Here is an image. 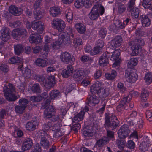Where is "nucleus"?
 <instances>
[{
	"label": "nucleus",
	"instance_id": "obj_1",
	"mask_svg": "<svg viewBox=\"0 0 152 152\" xmlns=\"http://www.w3.org/2000/svg\"><path fill=\"white\" fill-rule=\"evenodd\" d=\"M53 35L52 39L53 42L50 44V48L53 50H57L61 49L70 40L69 35L66 32L60 33L58 39L55 38L57 36L56 34H53Z\"/></svg>",
	"mask_w": 152,
	"mask_h": 152
},
{
	"label": "nucleus",
	"instance_id": "obj_2",
	"mask_svg": "<svg viewBox=\"0 0 152 152\" xmlns=\"http://www.w3.org/2000/svg\"><path fill=\"white\" fill-rule=\"evenodd\" d=\"M90 90L92 93L94 94L97 93L99 96L102 98L107 96L109 94L108 89L104 88L103 85L98 81L91 86Z\"/></svg>",
	"mask_w": 152,
	"mask_h": 152
},
{
	"label": "nucleus",
	"instance_id": "obj_3",
	"mask_svg": "<svg viewBox=\"0 0 152 152\" xmlns=\"http://www.w3.org/2000/svg\"><path fill=\"white\" fill-rule=\"evenodd\" d=\"M104 11V8L101 4H96L92 8L89 14V17L92 20H95L98 18L99 15H103Z\"/></svg>",
	"mask_w": 152,
	"mask_h": 152
},
{
	"label": "nucleus",
	"instance_id": "obj_4",
	"mask_svg": "<svg viewBox=\"0 0 152 152\" xmlns=\"http://www.w3.org/2000/svg\"><path fill=\"white\" fill-rule=\"evenodd\" d=\"M15 89L13 85L10 84L8 86H5L4 87V92L6 98L10 101H15L17 99L14 94Z\"/></svg>",
	"mask_w": 152,
	"mask_h": 152
},
{
	"label": "nucleus",
	"instance_id": "obj_5",
	"mask_svg": "<svg viewBox=\"0 0 152 152\" xmlns=\"http://www.w3.org/2000/svg\"><path fill=\"white\" fill-rule=\"evenodd\" d=\"M135 0H130L127 6V10L131 13L134 19L137 18L139 16V10L135 6Z\"/></svg>",
	"mask_w": 152,
	"mask_h": 152
},
{
	"label": "nucleus",
	"instance_id": "obj_6",
	"mask_svg": "<svg viewBox=\"0 0 152 152\" xmlns=\"http://www.w3.org/2000/svg\"><path fill=\"white\" fill-rule=\"evenodd\" d=\"M52 131H54L53 136L56 138L63 135L65 132L60 122L53 124Z\"/></svg>",
	"mask_w": 152,
	"mask_h": 152
},
{
	"label": "nucleus",
	"instance_id": "obj_7",
	"mask_svg": "<svg viewBox=\"0 0 152 152\" xmlns=\"http://www.w3.org/2000/svg\"><path fill=\"white\" fill-rule=\"evenodd\" d=\"M52 25L53 27L60 31H62L66 26L65 22L59 18L54 19L52 23Z\"/></svg>",
	"mask_w": 152,
	"mask_h": 152
},
{
	"label": "nucleus",
	"instance_id": "obj_8",
	"mask_svg": "<svg viewBox=\"0 0 152 152\" xmlns=\"http://www.w3.org/2000/svg\"><path fill=\"white\" fill-rule=\"evenodd\" d=\"M60 58L63 62L66 64L72 63L75 61L74 57L72 56L69 53L66 52L62 53L60 55Z\"/></svg>",
	"mask_w": 152,
	"mask_h": 152
},
{
	"label": "nucleus",
	"instance_id": "obj_9",
	"mask_svg": "<svg viewBox=\"0 0 152 152\" xmlns=\"http://www.w3.org/2000/svg\"><path fill=\"white\" fill-rule=\"evenodd\" d=\"M53 124L50 122L44 124L42 127V130L39 131L37 132L38 137H42L45 133H47L45 132H49L52 131Z\"/></svg>",
	"mask_w": 152,
	"mask_h": 152
},
{
	"label": "nucleus",
	"instance_id": "obj_10",
	"mask_svg": "<svg viewBox=\"0 0 152 152\" xmlns=\"http://www.w3.org/2000/svg\"><path fill=\"white\" fill-rule=\"evenodd\" d=\"M129 133V129L126 125H123L118 131V136L121 139L126 138Z\"/></svg>",
	"mask_w": 152,
	"mask_h": 152
},
{
	"label": "nucleus",
	"instance_id": "obj_11",
	"mask_svg": "<svg viewBox=\"0 0 152 152\" xmlns=\"http://www.w3.org/2000/svg\"><path fill=\"white\" fill-rule=\"evenodd\" d=\"M120 50L119 49H117L113 52L111 57L110 60L112 61H115L112 65L113 67H118L119 65V57L120 54Z\"/></svg>",
	"mask_w": 152,
	"mask_h": 152
},
{
	"label": "nucleus",
	"instance_id": "obj_12",
	"mask_svg": "<svg viewBox=\"0 0 152 152\" xmlns=\"http://www.w3.org/2000/svg\"><path fill=\"white\" fill-rule=\"evenodd\" d=\"M151 145L150 142L148 137L144 136L140 145L139 148L140 150L145 151L148 150V148Z\"/></svg>",
	"mask_w": 152,
	"mask_h": 152
},
{
	"label": "nucleus",
	"instance_id": "obj_13",
	"mask_svg": "<svg viewBox=\"0 0 152 152\" xmlns=\"http://www.w3.org/2000/svg\"><path fill=\"white\" fill-rule=\"evenodd\" d=\"M88 110V107L86 106L85 107L84 109L74 116L73 119V121L75 123H77L83 120L85 112Z\"/></svg>",
	"mask_w": 152,
	"mask_h": 152
},
{
	"label": "nucleus",
	"instance_id": "obj_14",
	"mask_svg": "<svg viewBox=\"0 0 152 152\" xmlns=\"http://www.w3.org/2000/svg\"><path fill=\"white\" fill-rule=\"evenodd\" d=\"M105 119H106L105 125L111 127L112 129L116 127L118 123V120L114 115H113L109 120L107 119L106 118Z\"/></svg>",
	"mask_w": 152,
	"mask_h": 152
},
{
	"label": "nucleus",
	"instance_id": "obj_15",
	"mask_svg": "<svg viewBox=\"0 0 152 152\" xmlns=\"http://www.w3.org/2000/svg\"><path fill=\"white\" fill-rule=\"evenodd\" d=\"M31 27L34 30H37L39 34H42L44 29V24L40 21L33 22Z\"/></svg>",
	"mask_w": 152,
	"mask_h": 152
},
{
	"label": "nucleus",
	"instance_id": "obj_16",
	"mask_svg": "<svg viewBox=\"0 0 152 152\" xmlns=\"http://www.w3.org/2000/svg\"><path fill=\"white\" fill-rule=\"evenodd\" d=\"M88 74L87 71L78 69L75 70V73L73 75V77L75 79L80 80L87 76Z\"/></svg>",
	"mask_w": 152,
	"mask_h": 152
},
{
	"label": "nucleus",
	"instance_id": "obj_17",
	"mask_svg": "<svg viewBox=\"0 0 152 152\" xmlns=\"http://www.w3.org/2000/svg\"><path fill=\"white\" fill-rule=\"evenodd\" d=\"M137 74L135 72L131 71L125 73V76L126 80L132 83L135 82L137 79Z\"/></svg>",
	"mask_w": 152,
	"mask_h": 152
},
{
	"label": "nucleus",
	"instance_id": "obj_18",
	"mask_svg": "<svg viewBox=\"0 0 152 152\" xmlns=\"http://www.w3.org/2000/svg\"><path fill=\"white\" fill-rule=\"evenodd\" d=\"M35 64L37 66L42 67H46L48 64L51 65L53 64V63L50 62V60L49 59L40 58H37L35 61Z\"/></svg>",
	"mask_w": 152,
	"mask_h": 152
},
{
	"label": "nucleus",
	"instance_id": "obj_19",
	"mask_svg": "<svg viewBox=\"0 0 152 152\" xmlns=\"http://www.w3.org/2000/svg\"><path fill=\"white\" fill-rule=\"evenodd\" d=\"M43 137H42L40 141V144L44 148H47L50 145L49 139H50V136L47 133H45Z\"/></svg>",
	"mask_w": 152,
	"mask_h": 152
},
{
	"label": "nucleus",
	"instance_id": "obj_20",
	"mask_svg": "<svg viewBox=\"0 0 152 152\" xmlns=\"http://www.w3.org/2000/svg\"><path fill=\"white\" fill-rule=\"evenodd\" d=\"M9 29L8 28L3 27L1 30V34L0 36L1 39L4 41H7L10 37Z\"/></svg>",
	"mask_w": 152,
	"mask_h": 152
},
{
	"label": "nucleus",
	"instance_id": "obj_21",
	"mask_svg": "<svg viewBox=\"0 0 152 152\" xmlns=\"http://www.w3.org/2000/svg\"><path fill=\"white\" fill-rule=\"evenodd\" d=\"M54 114H55L54 109L53 107L50 105L45 110L44 112V118H50Z\"/></svg>",
	"mask_w": 152,
	"mask_h": 152
},
{
	"label": "nucleus",
	"instance_id": "obj_22",
	"mask_svg": "<svg viewBox=\"0 0 152 152\" xmlns=\"http://www.w3.org/2000/svg\"><path fill=\"white\" fill-rule=\"evenodd\" d=\"M122 42V39L120 36L115 37L111 42V45L113 48H116L120 46Z\"/></svg>",
	"mask_w": 152,
	"mask_h": 152
},
{
	"label": "nucleus",
	"instance_id": "obj_23",
	"mask_svg": "<svg viewBox=\"0 0 152 152\" xmlns=\"http://www.w3.org/2000/svg\"><path fill=\"white\" fill-rule=\"evenodd\" d=\"M27 32L24 29H15L12 32V35L15 38L20 36H25Z\"/></svg>",
	"mask_w": 152,
	"mask_h": 152
},
{
	"label": "nucleus",
	"instance_id": "obj_24",
	"mask_svg": "<svg viewBox=\"0 0 152 152\" xmlns=\"http://www.w3.org/2000/svg\"><path fill=\"white\" fill-rule=\"evenodd\" d=\"M74 72V67L71 65L68 66L66 70H64L62 73V76L64 78H67L71 75Z\"/></svg>",
	"mask_w": 152,
	"mask_h": 152
},
{
	"label": "nucleus",
	"instance_id": "obj_25",
	"mask_svg": "<svg viewBox=\"0 0 152 152\" xmlns=\"http://www.w3.org/2000/svg\"><path fill=\"white\" fill-rule=\"evenodd\" d=\"M33 143L32 140L29 138L25 139L22 147V149L24 151H27L32 146Z\"/></svg>",
	"mask_w": 152,
	"mask_h": 152
},
{
	"label": "nucleus",
	"instance_id": "obj_26",
	"mask_svg": "<svg viewBox=\"0 0 152 152\" xmlns=\"http://www.w3.org/2000/svg\"><path fill=\"white\" fill-rule=\"evenodd\" d=\"M91 93L92 94L91 92ZM95 94L92 93V94H94V95L90 96L88 102L89 106L91 107L94 106L96 104H98L99 102V98L94 95Z\"/></svg>",
	"mask_w": 152,
	"mask_h": 152
},
{
	"label": "nucleus",
	"instance_id": "obj_27",
	"mask_svg": "<svg viewBox=\"0 0 152 152\" xmlns=\"http://www.w3.org/2000/svg\"><path fill=\"white\" fill-rule=\"evenodd\" d=\"M56 83L55 77L53 76H49L46 80L44 86L46 88H51Z\"/></svg>",
	"mask_w": 152,
	"mask_h": 152
},
{
	"label": "nucleus",
	"instance_id": "obj_28",
	"mask_svg": "<svg viewBox=\"0 0 152 152\" xmlns=\"http://www.w3.org/2000/svg\"><path fill=\"white\" fill-rule=\"evenodd\" d=\"M37 125V122L35 121H31L27 122L26 125V130L32 131L35 130Z\"/></svg>",
	"mask_w": 152,
	"mask_h": 152
},
{
	"label": "nucleus",
	"instance_id": "obj_29",
	"mask_svg": "<svg viewBox=\"0 0 152 152\" xmlns=\"http://www.w3.org/2000/svg\"><path fill=\"white\" fill-rule=\"evenodd\" d=\"M41 40V36L37 34H31L29 39V41L31 43L36 44L39 42Z\"/></svg>",
	"mask_w": 152,
	"mask_h": 152
},
{
	"label": "nucleus",
	"instance_id": "obj_30",
	"mask_svg": "<svg viewBox=\"0 0 152 152\" xmlns=\"http://www.w3.org/2000/svg\"><path fill=\"white\" fill-rule=\"evenodd\" d=\"M75 28L77 32L80 34H83L86 31V27L82 23H76L75 25Z\"/></svg>",
	"mask_w": 152,
	"mask_h": 152
},
{
	"label": "nucleus",
	"instance_id": "obj_31",
	"mask_svg": "<svg viewBox=\"0 0 152 152\" xmlns=\"http://www.w3.org/2000/svg\"><path fill=\"white\" fill-rule=\"evenodd\" d=\"M10 12L15 16H18L22 13V10L20 8L16 7L14 5L11 6L9 8Z\"/></svg>",
	"mask_w": 152,
	"mask_h": 152
},
{
	"label": "nucleus",
	"instance_id": "obj_32",
	"mask_svg": "<svg viewBox=\"0 0 152 152\" xmlns=\"http://www.w3.org/2000/svg\"><path fill=\"white\" fill-rule=\"evenodd\" d=\"M132 55L133 56H136L140 53L141 50L140 47L137 44H133L132 46Z\"/></svg>",
	"mask_w": 152,
	"mask_h": 152
},
{
	"label": "nucleus",
	"instance_id": "obj_33",
	"mask_svg": "<svg viewBox=\"0 0 152 152\" xmlns=\"http://www.w3.org/2000/svg\"><path fill=\"white\" fill-rule=\"evenodd\" d=\"M99 62L100 66H104L108 64V59L107 55L105 54L99 58Z\"/></svg>",
	"mask_w": 152,
	"mask_h": 152
},
{
	"label": "nucleus",
	"instance_id": "obj_34",
	"mask_svg": "<svg viewBox=\"0 0 152 152\" xmlns=\"http://www.w3.org/2000/svg\"><path fill=\"white\" fill-rule=\"evenodd\" d=\"M140 18L142 26L143 27H147L150 25L151 21L147 16L142 15L140 16Z\"/></svg>",
	"mask_w": 152,
	"mask_h": 152
},
{
	"label": "nucleus",
	"instance_id": "obj_35",
	"mask_svg": "<svg viewBox=\"0 0 152 152\" xmlns=\"http://www.w3.org/2000/svg\"><path fill=\"white\" fill-rule=\"evenodd\" d=\"M64 14L67 21L70 23H72L73 18L72 11L70 9H67L65 11Z\"/></svg>",
	"mask_w": 152,
	"mask_h": 152
},
{
	"label": "nucleus",
	"instance_id": "obj_36",
	"mask_svg": "<svg viewBox=\"0 0 152 152\" xmlns=\"http://www.w3.org/2000/svg\"><path fill=\"white\" fill-rule=\"evenodd\" d=\"M109 140L108 138L105 137H103L97 142L95 145V146L97 148L101 147L107 144Z\"/></svg>",
	"mask_w": 152,
	"mask_h": 152
},
{
	"label": "nucleus",
	"instance_id": "obj_37",
	"mask_svg": "<svg viewBox=\"0 0 152 152\" xmlns=\"http://www.w3.org/2000/svg\"><path fill=\"white\" fill-rule=\"evenodd\" d=\"M60 92L56 90H52L49 94V96L51 99H57L60 96Z\"/></svg>",
	"mask_w": 152,
	"mask_h": 152
},
{
	"label": "nucleus",
	"instance_id": "obj_38",
	"mask_svg": "<svg viewBox=\"0 0 152 152\" xmlns=\"http://www.w3.org/2000/svg\"><path fill=\"white\" fill-rule=\"evenodd\" d=\"M47 94L46 92L42 94L41 96H32L31 97L30 99L32 101L39 102L40 101L43 99H45L47 97Z\"/></svg>",
	"mask_w": 152,
	"mask_h": 152
},
{
	"label": "nucleus",
	"instance_id": "obj_39",
	"mask_svg": "<svg viewBox=\"0 0 152 152\" xmlns=\"http://www.w3.org/2000/svg\"><path fill=\"white\" fill-rule=\"evenodd\" d=\"M50 15L53 17H56L60 14L61 13L60 9L56 7H53L50 10Z\"/></svg>",
	"mask_w": 152,
	"mask_h": 152
},
{
	"label": "nucleus",
	"instance_id": "obj_40",
	"mask_svg": "<svg viewBox=\"0 0 152 152\" xmlns=\"http://www.w3.org/2000/svg\"><path fill=\"white\" fill-rule=\"evenodd\" d=\"M138 63V60L135 58H131L128 63V67L129 68H133L137 65Z\"/></svg>",
	"mask_w": 152,
	"mask_h": 152
},
{
	"label": "nucleus",
	"instance_id": "obj_41",
	"mask_svg": "<svg viewBox=\"0 0 152 152\" xmlns=\"http://www.w3.org/2000/svg\"><path fill=\"white\" fill-rule=\"evenodd\" d=\"M117 75L116 72L115 70H112L111 73H106L105 76L106 79L112 80L114 79Z\"/></svg>",
	"mask_w": 152,
	"mask_h": 152
},
{
	"label": "nucleus",
	"instance_id": "obj_42",
	"mask_svg": "<svg viewBox=\"0 0 152 152\" xmlns=\"http://www.w3.org/2000/svg\"><path fill=\"white\" fill-rule=\"evenodd\" d=\"M83 134L85 137H92L94 134V132L92 129L91 127H90L89 129L87 130H84L83 131Z\"/></svg>",
	"mask_w": 152,
	"mask_h": 152
},
{
	"label": "nucleus",
	"instance_id": "obj_43",
	"mask_svg": "<svg viewBox=\"0 0 152 152\" xmlns=\"http://www.w3.org/2000/svg\"><path fill=\"white\" fill-rule=\"evenodd\" d=\"M129 19L127 18L125 21H124L123 23L120 22L119 20H118L116 21V23H115V24L116 26L122 29L124 28L127 25L129 21Z\"/></svg>",
	"mask_w": 152,
	"mask_h": 152
},
{
	"label": "nucleus",
	"instance_id": "obj_44",
	"mask_svg": "<svg viewBox=\"0 0 152 152\" xmlns=\"http://www.w3.org/2000/svg\"><path fill=\"white\" fill-rule=\"evenodd\" d=\"M75 86V84L74 83L67 84L64 88V91L65 94H68L71 92L74 88Z\"/></svg>",
	"mask_w": 152,
	"mask_h": 152
},
{
	"label": "nucleus",
	"instance_id": "obj_45",
	"mask_svg": "<svg viewBox=\"0 0 152 152\" xmlns=\"http://www.w3.org/2000/svg\"><path fill=\"white\" fill-rule=\"evenodd\" d=\"M144 80L147 84H150L152 82V73L150 72L146 73L144 77Z\"/></svg>",
	"mask_w": 152,
	"mask_h": 152
},
{
	"label": "nucleus",
	"instance_id": "obj_46",
	"mask_svg": "<svg viewBox=\"0 0 152 152\" xmlns=\"http://www.w3.org/2000/svg\"><path fill=\"white\" fill-rule=\"evenodd\" d=\"M148 91L146 89H145L142 91L141 95V100L142 102H146L148 98Z\"/></svg>",
	"mask_w": 152,
	"mask_h": 152
},
{
	"label": "nucleus",
	"instance_id": "obj_47",
	"mask_svg": "<svg viewBox=\"0 0 152 152\" xmlns=\"http://www.w3.org/2000/svg\"><path fill=\"white\" fill-rule=\"evenodd\" d=\"M23 59L18 57H13L11 58L8 61L9 63L14 64L16 62H19L21 63Z\"/></svg>",
	"mask_w": 152,
	"mask_h": 152
},
{
	"label": "nucleus",
	"instance_id": "obj_48",
	"mask_svg": "<svg viewBox=\"0 0 152 152\" xmlns=\"http://www.w3.org/2000/svg\"><path fill=\"white\" fill-rule=\"evenodd\" d=\"M14 50L16 54L19 55L23 51V48L21 45H18L14 46Z\"/></svg>",
	"mask_w": 152,
	"mask_h": 152
},
{
	"label": "nucleus",
	"instance_id": "obj_49",
	"mask_svg": "<svg viewBox=\"0 0 152 152\" xmlns=\"http://www.w3.org/2000/svg\"><path fill=\"white\" fill-rule=\"evenodd\" d=\"M126 141L124 140H117L116 142L118 148L121 150H122L125 147Z\"/></svg>",
	"mask_w": 152,
	"mask_h": 152
},
{
	"label": "nucleus",
	"instance_id": "obj_50",
	"mask_svg": "<svg viewBox=\"0 0 152 152\" xmlns=\"http://www.w3.org/2000/svg\"><path fill=\"white\" fill-rule=\"evenodd\" d=\"M19 104L22 107H24L25 108L27 106V104L28 103L29 101L28 100L25 98H22L19 101Z\"/></svg>",
	"mask_w": 152,
	"mask_h": 152
},
{
	"label": "nucleus",
	"instance_id": "obj_51",
	"mask_svg": "<svg viewBox=\"0 0 152 152\" xmlns=\"http://www.w3.org/2000/svg\"><path fill=\"white\" fill-rule=\"evenodd\" d=\"M152 0H143L142 5L145 8H150Z\"/></svg>",
	"mask_w": 152,
	"mask_h": 152
},
{
	"label": "nucleus",
	"instance_id": "obj_52",
	"mask_svg": "<svg viewBox=\"0 0 152 152\" xmlns=\"http://www.w3.org/2000/svg\"><path fill=\"white\" fill-rule=\"evenodd\" d=\"M24 107H22V106L19 105H16L15 106V109L16 113L19 114L23 113L25 110Z\"/></svg>",
	"mask_w": 152,
	"mask_h": 152
},
{
	"label": "nucleus",
	"instance_id": "obj_53",
	"mask_svg": "<svg viewBox=\"0 0 152 152\" xmlns=\"http://www.w3.org/2000/svg\"><path fill=\"white\" fill-rule=\"evenodd\" d=\"M131 100V98L129 96H127L124 97L120 101L121 102L122 101V105H124L125 107H126L127 103H128Z\"/></svg>",
	"mask_w": 152,
	"mask_h": 152
},
{
	"label": "nucleus",
	"instance_id": "obj_54",
	"mask_svg": "<svg viewBox=\"0 0 152 152\" xmlns=\"http://www.w3.org/2000/svg\"><path fill=\"white\" fill-rule=\"evenodd\" d=\"M102 50L101 48H99V47L96 46L93 48L91 52V55H96L100 52Z\"/></svg>",
	"mask_w": 152,
	"mask_h": 152
},
{
	"label": "nucleus",
	"instance_id": "obj_55",
	"mask_svg": "<svg viewBox=\"0 0 152 152\" xmlns=\"http://www.w3.org/2000/svg\"><path fill=\"white\" fill-rule=\"evenodd\" d=\"M107 31L105 28H102L99 32V36L102 38H104L106 35Z\"/></svg>",
	"mask_w": 152,
	"mask_h": 152
},
{
	"label": "nucleus",
	"instance_id": "obj_56",
	"mask_svg": "<svg viewBox=\"0 0 152 152\" xmlns=\"http://www.w3.org/2000/svg\"><path fill=\"white\" fill-rule=\"evenodd\" d=\"M83 5L86 8L90 7L92 4V1L90 0H82Z\"/></svg>",
	"mask_w": 152,
	"mask_h": 152
},
{
	"label": "nucleus",
	"instance_id": "obj_57",
	"mask_svg": "<svg viewBox=\"0 0 152 152\" xmlns=\"http://www.w3.org/2000/svg\"><path fill=\"white\" fill-rule=\"evenodd\" d=\"M73 43L75 47H77L82 45V40L81 39L78 38L75 39L73 41Z\"/></svg>",
	"mask_w": 152,
	"mask_h": 152
},
{
	"label": "nucleus",
	"instance_id": "obj_58",
	"mask_svg": "<svg viewBox=\"0 0 152 152\" xmlns=\"http://www.w3.org/2000/svg\"><path fill=\"white\" fill-rule=\"evenodd\" d=\"M40 87L38 84H34L31 87V91L34 92H37L39 91Z\"/></svg>",
	"mask_w": 152,
	"mask_h": 152
},
{
	"label": "nucleus",
	"instance_id": "obj_59",
	"mask_svg": "<svg viewBox=\"0 0 152 152\" xmlns=\"http://www.w3.org/2000/svg\"><path fill=\"white\" fill-rule=\"evenodd\" d=\"M126 8L124 4L119 5L118 7V12L120 14L124 12L126 10Z\"/></svg>",
	"mask_w": 152,
	"mask_h": 152
},
{
	"label": "nucleus",
	"instance_id": "obj_60",
	"mask_svg": "<svg viewBox=\"0 0 152 152\" xmlns=\"http://www.w3.org/2000/svg\"><path fill=\"white\" fill-rule=\"evenodd\" d=\"M146 116L147 120L149 121H152V112L149 110H147L146 112Z\"/></svg>",
	"mask_w": 152,
	"mask_h": 152
},
{
	"label": "nucleus",
	"instance_id": "obj_61",
	"mask_svg": "<svg viewBox=\"0 0 152 152\" xmlns=\"http://www.w3.org/2000/svg\"><path fill=\"white\" fill-rule=\"evenodd\" d=\"M82 0H76L74 5L75 7L77 8H79L83 5Z\"/></svg>",
	"mask_w": 152,
	"mask_h": 152
},
{
	"label": "nucleus",
	"instance_id": "obj_62",
	"mask_svg": "<svg viewBox=\"0 0 152 152\" xmlns=\"http://www.w3.org/2000/svg\"><path fill=\"white\" fill-rule=\"evenodd\" d=\"M23 74L25 77L27 78L30 77L31 76L30 70L28 68L26 69Z\"/></svg>",
	"mask_w": 152,
	"mask_h": 152
},
{
	"label": "nucleus",
	"instance_id": "obj_63",
	"mask_svg": "<svg viewBox=\"0 0 152 152\" xmlns=\"http://www.w3.org/2000/svg\"><path fill=\"white\" fill-rule=\"evenodd\" d=\"M127 146L130 149H133L135 146V144L134 142L132 140H129L127 143Z\"/></svg>",
	"mask_w": 152,
	"mask_h": 152
},
{
	"label": "nucleus",
	"instance_id": "obj_64",
	"mask_svg": "<svg viewBox=\"0 0 152 152\" xmlns=\"http://www.w3.org/2000/svg\"><path fill=\"white\" fill-rule=\"evenodd\" d=\"M117 87L120 89V91L122 92L126 91V88L124 86L123 84L121 83H118Z\"/></svg>",
	"mask_w": 152,
	"mask_h": 152
}]
</instances>
